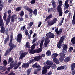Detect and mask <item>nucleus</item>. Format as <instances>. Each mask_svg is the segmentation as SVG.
<instances>
[{
	"label": "nucleus",
	"mask_w": 75,
	"mask_h": 75,
	"mask_svg": "<svg viewBox=\"0 0 75 75\" xmlns=\"http://www.w3.org/2000/svg\"><path fill=\"white\" fill-rule=\"evenodd\" d=\"M68 48V46L67 45H65L63 47V48L62 50L63 53H60L59 55L60 57L59 58V60L61 62H62L64 61V59L65 58V54H66V52H67V49Z\"/></svg>",
	"instance_id": "nucleus-1"
},
{
	"label": "nucleus",
	"mask_w": 75,
	"mask_h": 75,
	"mask_svg": "<svg viewBox=\"0 0 75 75\" xmlns=\"http://www.w3.org/2000/svg\"><path fill=\"white\" fill-rule=\"evenodd\" d=\"M62 5V1H59V5L57 7V11L59 12V16H61L62 14V12L61 9V6Z\"/></svg>",
	"instance_id": "nucleus-2"
},
{
	"label": "nucleus",
	"mask_w": 75,
	"mask_h": 75,
	"mask_svg": "<svg viewBox=\"0 0 75 75\" xmlns=\"http://www.w3.org/2000/svg\"><path fill=\"white\" fill-rule=\"evenodd\" d=\"M44 40V39L43 38L42 39V40L41 41L39 40L38 42V44H39L40 42L41 43L40 44V48H39L37 50H36L37 52L38 53H39V52H41V51H42V49L43 48H42V46H43Z\"/></svg>",
	"instance_id": "nucleus-3"
},
{
	"label": "nucleus",
	"mask_w": 75,
	"mask_h": 75,
	"mask_svg": "<svg viewBox=\"0 0 75 75\" xmlns=\"http://www.w3.org/2000/svg\"><path fill=\"white\" fill-rule=\"evenodd\" d=\"M4 24L3 23V19L1 17V16L0 15V27H1V33H4L5 30H4V28L3 27Z\"/></svg>",
	"instance_id": "nucleus-4"
},
{
	"label": "nucleus",
	"mask_w": 75,
	"mask_h": 75,
	"mask_svg": "<svg viewBox=\"0 0 75 75\" xmlns=\"http://www.w3.org/2000/svg\"><path fill=\"white\" fill-rule=\"evenodd\" d=\"M58 54L57 53L53 54L52 55V58H54L53 60V62L57 64H59V61L56 58L58 56Z\"/></svg>",
	"instance_id": "nucleus-5"
},
{
	"label": "nucleus",
	"mask_w": 75,
	"mask_h": 75,
	"mask_svg": "<svg viewBox=\"0 0 75 75\" xmlns=\"http://www.w3.org/2000/svg\"><path fill=\"white\" fill-rule=\"evenodd\" d=\"M12 39H13V36L11 35L10 36V41L9 45V46L11 47V48L10 49V51H11V50H12L11 48H15V47H16V45H14V44H13V43H12Z\"/></svg>",
	"instance_id": "nucleus-6"
},
{
	"label": "nucleus",
	"mask_w": 75,
	"mask_h": 75,
	"mask_svg": "<svg viewBox=\"0 0 75 75\" xmlns=\"http://www.w3.org/2000/svg\"><path fill=\"white\" fill-rule=\"evenodd\" d=\"M35 46H36V44L35 43L32 45L31 47V49L32 50H31L30 52L29 53L30 54H34V53H35V52H37V53H38L37 52V50H33V49H34V48L35 47Z\"/></svg>",
	"instance_id": "nucleus-7"
},
{
	"label": "nucleus",
	"mask_w": 75,
	"mask_h": 75,
	"mask_svg": "<svg viewBox=\"0 0 75 75\" xmlns=\"http://www.w3.org/2000/svg\"><path fill=\"white\" fill-rule=\"evenodd\" d=\"M20 54H21V55L20 56L19 59H22L24 57H25V56L27 54V52H24V51L21 50L20 52Z\"/></svg>",
	"instance_id": "nucleus-8"
},
{
	"label": "nucleus",
	"mask_w": 75,
	"mask_h": 75,
	"mask_svg": "<svg viewBox=\"0 0 75 75\" xmlns=\"http://www.w3.org/2000/svg\"><path fill=\"white\" fill-rule=\"evenodd\" d=\"M33 62H34V59H33L30 60L29 63H24L22 65V67L23 68H27V67H28V66H29V64L33 63Z\"/></svg>",
	"instance_id": "nucleus-9"
},
{
	"label": "nucleus",
	"mask_w": 75,
	"mask_h": 75,
	"mask_svg": "<svg viewBox=\"0 0 75 75\" xmlns=\"http://www.w3.org/2000/svg\"><path fill=\"white\" fill-rule=\"evenodd\" d=\"M64 36H62L61 37L60 40L58 43L57 45V47L59 48H60L61 47V45H62V43L64 42Z\"/></svg>",
	"instance_id": "nucleus-10"
},
{
	"label": "nucleus",
	"mask_w": 75,
	"mask_h": 75,
	"mask_svg": "<svg viewBox=\"0 0 75 75\" xmlns=\"http://www.w3.org/2000/svg\"><path fill=\"white\" fill-rule=\"evenodd\" d=\"M50 68V66H44L43 67V70L42 72V74L45 75L47 73V69H49Z\"/></svg>",
	"instance_id": "nucleus-11"
},
{
	"label": "nucleus",
	"mask_w": 75,
	"mask_h": 75,
	"mask_svg": "<svg viewBox=\"0 0 75 75\" xmlns=\"http://www.w3.org/2000/svg\"><path fill=\"white\" fill-rule=\"evenodd\" d=\"M46 36L47 37V38H52L55 37V35L52 33L49 32L46 34Z\"/></svg>",
	"instance_id": "nucleus-12"
},
{
	"label": "nucleus",
	"mask_w": 75,
	"mask_h": 75,
	"mask_svg": "<svg viewBox=\"0 0 75 75\" xmlns=\"http://www.w3.org/2000/svg\"><path fill=\"white\" fill-rule=\"evenodd\" d=\"M44 40H45V42L44 43V45L45 47V48H46V47H47L48 44H49L50 41L48 40V38H47L46 37L44 38Z\"/></svg>",
	"instance_id": "nucleus-13"
},
{
	"label": "nucleus",
	"mask_w": 75,
	"mask_h": 75,
	"mask_svg": "<svg viewBox=\"0 0 75 75\" xmlns=\"http://www.w3.org/2000/svg\"><path fill=\"white\" fill-rule=\"evenodd\" d=\"M45 54H42L41 56H39L35 57L34 59V60L36 61H38L40 60V59H41V58H42V57H45Z\"/></svg>",
	"instance_id": "nucleus-14"
},
{
	"label": "nucleus",
	"mask_w": 75,
	"mask_h": 75,
	"mask_svg": "<svg viewBox=\"0 0 75 75\" xmlns=\"http://www.w3.org/2000/svg\"><path fill=\"white\" fill-rule=\"evenodd\" d=\"M17 64V61L16 60L14 63H11L10 64V67H9L8 68V71H10V69L13 68V67H14Z\"/></svg>",
	"instance_id": "nucleus-15"
},
{
	"label": "nucleus",
	"mask_w": 75,
	"mask_h": 75,
	"mask_svg": "<svg viewBox=\"0 0 75 75\" xmlns=\"http://www.w3.org/2000/svg\"><path fill=\"white\" fill-rule=\"evenodd\" d=\"M57 21V18H54L52 21L48 23L49 25H52L53 24H54L55 23H56V22Z\"/></svg>",
	"instance_id": "nucleus-16"
},
{
	"label": "nucleus",
	"mask_w": 75,
	"mask_h": 75,
	"mask_svg": "<svg viewBox=\"0 0 75 75\" xmlns=\"http://www.w3.org/2000/svg\"><path fill=\"white\" fill-rule=\"evenodd\" d=\"M21 38H22V35L21 34H19L17 37V40L18 42H21Z\"/></svg>",
	"instance_id": "nucleus-17"
},
{
	"label": "nucleus",
	"mask_w": 75,
	"mask_h": 75,
	"mask_svg": "<svg viewBox=\"0 0 75 75\" xmlns=\"http://www.w3.org/2000/svg\"><path fill=\"white\" fill-rule=\"evenodd\" d=\"M33 68H38V71H41V66H38V65L36 63L35 64L32 66Z\"/></svg>",
	"instance_id": "nucleus-18"
},
{
	"label": "nucleus",
	"mask_w": 75,
	"mask_h": 75,
	"mask_svg": "<svg viewBox=\"0 0 75 75\" xmlns=\"http://www.w3.org/2000/svg\"><path fill=\"white\" fill-rule=\"evenodd\" d=\"M10 19H11V15L9 14L6 22V25H7L8 24V23L10 21Z\"/></svg>",
	"instance_id": "nucleus-19"
},
{
	"label": "nucleus",
	"mask_w": 75,
	"mask_h": 75,
	"mask_svg": "<svg viewBox=\"0 0 75 75\" xmlns=\"http://www.w3.org/2000/svg\"><path fill=\"white\" fill-rule=\"evenodd\" d=\"M46 64L47 66H46L45 67H50V68L51 67V66L53 64V62L51 61H50L49 60L47 61L46 62ZM49 65V66H48Z\"/></svg>",
	"instance_id": "nucleus-20"
},
{
	"label": "nucleus",
	"mask_w": 75,
	"mask_h": 75,
	"mask_svg": "<svg viewBox=\"0 0 75 75\" xmlns=\"http://www.w3.org/2000/svg\"><path fill=\"white\" fill-rule=\"evenodd\" d=\"M65 6L64 7V9H68L69 7V4H68V0H67L65 1Z\"/></svg>",
	"instance_id": "nucleus-21"
},
{
	"label": "nucleus",
	"mask_w": 75,
	"mask_h": 75,
	"mask_svg": "<svg viewBox=\"0 0 75 75\" xmlns=\"http://www.w3.org/2000/svg\"><path fill=\"white\" fill-rule=\"evenodd\" d=\"M24 8H25V9H26V10H27L31 14V13H32V12L33 11H32V10H31V9H30V8L25 6H24Z\"/></svg>",
	"instance_id": "nucleus-22"
},
{
	"label": "nucleus",
	"mask_w": 75,
	"mask_h": 75,
	"mask_svg": "<svg viewBox=\"0 0 75 75\" xmlns=\"http://www.w3.org/2000/svg\"><path fill=\"white\" fill-rule=\"evenodd\" d=\"M65 67H66V68H67V66L64 65V66H62L60 67H59L57 68V70H62V69H64V68H65Z\"/></svg>",
	"instance_id": "nucleus-23"
},
{
	"label": "nucleus",
	"mask_w": 75,
	"mask_h": 75,
	"mask_svg": "<svg viewBox=\"0 0 75 75\" xmlns=\"http://www.w3.org/2000/svg\"><path fill=\"white\" fill-rule=\"evenodd\" d=\"M52 4L53 5V8H55V7L56 6V5H55V2L53 0H52Z\"/></svg>",
	"instance_id": "nucleus-24"
},
{
	"label": "nucleus",
	"mask_w": 75,
	"mask_h": 75,
	"mask_svg": "<svg viewBox=\"0 0 75 75\" xmlns=\"http://www.w3.org/2000/svg\"><path fill=\"white\" fill-rule=\"evenodd\" d=\"M26 48H30V43L28 42H27L25 45Z\"/></svg>",
	"instance_id": "nucleus-25"
},
{
	"label": "nucleus",
	"mask_w": 75,
	"mask_h": 75,
	"mask_svg": "<svg viewBox=\"0 0 75 75\" xmlns=\"http://www.w3.org/2000/svg\"><path fill=\"white\" fill-rule=\"evenodd\" d=\"M33 23L32 22H30L28 24V29H30V28H31L32 25H33Z\"/></svg>",
	"instance_id": "nucleus-26"
},
{
	"label": "nucleus",
	"mask_w": 75,
	"mask_h": 75,
	"mask_svg": "<svg viewBox=\"0 0 75 75\" xmlns=\"http://www.w3.org/2000/svg\"><path fill=\"white\" fill-rule=\"evenodd\" d=\"M70 59H71L70 57H67L65 59L64 61L65 62H67L68 61H70Z\"/></svg>",
	"instance_id": "nucleus-27"
},
{
	"label": "nucleus",
	"mask_w": 75,
	"mask_h": 75,
	"mask_svg": "<svg viewBox=\"0 0 75 75\" xmlns=\"http://www.w3.org/2000/svg\"><path fill=\"white\" fill-rule=\"evenodd\" d=\"M21 62H20L18 63L17 64V66L16 67H15L14 68V69H16L20 65H21Z\"/></svg>",
	"instance_id": "nucleus-28"
},
{
	"label": "nucleus",
	"mask_w": 75,
	"mask_h": 75,
	"mask_svg": "<svg viewBox=\"0 0 75 75\" xmlns=\"http://www.w3.org/2000/svg\"><path fill=\"white\" fill-rule=\"evenodd\" d=\"M51 68L52 69H55L56 68H57V66L55 64H53L51 66Z\"/></svg>",
	"instance_id": "nucleus-29"
},
{
	"label": "nucleus",
	"mask_w": 75,
	"mask_h": 75,
	"mask_svg": "<svg viewBox=\"0 0 75 75\" xmlns=\"http://www.w3.org/2000/svg\"><path fill=\"white\" fill-rule=\"evenodd\" d=\"M51 54V52L49 50L47 51L46 53V55H47L48 56H50Z\"/></svg>",
	"instance_id": "nucleus-30"
},
{
	"label": "nucleus",
	"mask_w": 75,
	"mask_h": 75,
	"mask_svg": "<svg viewBox=\"0 0 75 75\" xmlns=\"http://www.w3.org/2000/svg\"><path fill=\"white\" fill-rule=\"evenodd\" d=\"M7 12H5L4 13L3 18L4 21H6V16H7L6 14Z\"/></svg>",
	"instance_id": "nucleus-31"
},
{
	"label": "nucleus",
	"mask_w": 75,
	"mask_h": 75,
	"mask_svg": "<svg viewBox=\"0 0 75 75\" xmlns=\"http://www.w3.org/2000/svg\"><path fill=\"white\" fill-rule=\"evenodd\" d=\"M71 41L73 44H75V37H73L71 39Z\"/></svg>",
	"instance_id": "nucleus-32"
},
{
	"label": "nucleus",
	"mask_w": 75,
	"mask_h": 75,
	"mask_svg": "<svg viewBox=\"0 0 75 75\" xmlns=\"http://www.w3.org/2000/svg\"><path fill=\"white\" fill-rule=\"evenodd\" d=\"M71 70L72 71H73L75 67V63H74L73 64H72L71 65Z\"/></svg>",
	"instance_id": "nucleus-33"
},
{
	"label": "nucleus",
	"mask_w": 75,
	"mask_h": 75,
	"mask_svg": "<svg viewBox=\"0 0 75 75\" xmlns=\"http://www.w3.org/2000/svg\"><path fill=\"white\" fill-rule=\"evenodd\" d=\"M0 70H2V71H5L6 69V67H2L0 66Z\"/></svg>",
	"instance_id": "nucleus-34"
},
{
	"label": "nucleus",
	"mask_w": 75,
	"mask_h": 75,
	"mask_svg": "<svg viewBox=\"0 0 75 75\" xmlns=\"http://www.w3.org/2000/svg\"><path fill=\"white\" fill-rule=\"evenodd\" d=\"M9 40V37L8 36L6 39V40H4V44H6L7 43V41H8Z\"/></svg>",
	"instance_id": "nucleus-35"
},
{
	"label": "nucleus",
	"mask_w": 75,
	"mask_h": 75,
	"mask_svg": "<svg viewBox=\"0 0 75 75\" xmlns=\"http://www.w3.org/2000/svg\"><path fill=\"white\" fill-rule=\"evenodd\" d=\"M16 15H13L11 17V18H13L16 20V19H17V17H16Z\"/></svg>",
	"instance_id": "nucleus-36"
},
{
	"label": "nucleus",
	"mask_w": 75,
	"mask_h": 75,
	"mask_svg": "<svg viewBox=\"0 0 75 75\" xmlns=\"http://www.w3.org/2000/svg\"><path fill=\"white\" fill-rule=\"evenodd\" d=\"M37 9H35L33 11V14L35 16H37Z\"/></svg>",
	"instance_id": "nucleus-37"
},
{
	"label": "nucleus",
	"mask_w": 75,
	"mask_h": 75,
	"mask_svg": "<svg viewBox=\"0 0 75 75\" xmlns=\"http://www.w3.org/2000/svg\"><path fill=\"white\" fill-rule=\"evenodd\" d=\"M3 64H4L5 66H6V65H7V61L5 60H4L3 62Z\"/></svg>",
	"instance_id": "nucleus-38"
},
{
	"label": "nucleus",
	"mask_w": 75,
	"mask_h": 75,
	"mask_svg": "<svg viewBox=\"0 0 75 75\" xmlns=\"http://www.w3.org/2000/svg\"><path fill=\"white\" fill-rule=\"evenodd\" d=\"M64 18H63L61 20V22L60 23H59V25H62V24L63 21H64Z\"/></svg>",
	"instance_id": "nucleus-39"
},
{
	"label": "nucleus",
	"mask_w": 75,
	"mask_h": 75,
	"mask_svg": "<svg viewBox=\"0 0 75 75\" xmlns=\"http://www.w3.org/2000/svg\"><path fill=\"white\" fill-rule=\"evenodd\" d=\"M31 70L30 69H28L27 70V74L28 75H30V72H31Z\"/></svg>",
	"instance_id": "nucleus-40"
},
{
	"label": "nucleus",
	"mask_w": 75,
	"mask_h": 75,
	"mask_svg": "<svg viewBox=\"0 0 75 75\" xmlns=\"http://www.w3.org/2000/svg\"><path fill=\"white\" fill-rule=\"evenodd\" d=\"M38 40V38H36L34 39L33 40V42H32L33 44V43H34V42H35V41H37V40Z\"/></svg>",
	"instance_id": "nucleus-41"
},
{
	"label": "nucleus",
	"mask_w": 75,
	"mask_h": 75,
	"mask_svg": "<svg viewBox=\"0 0 75 75\" xmlns=\"http://www.w3.org/2000/svg\"><path fill=\"white\" fill-rule=\"evenodd\" d=\"M24 12L23 11H21V13L20 14V16H21V17H23L24 16Z\"/></svg>",
	"instance_id": "nucleus-42"
},
{
	"label": "nucleus",
	"mask_w": 75,
	"mask_h": 75,
	"mask_svg": "<svg viewBox=\"0 0 75 75\" xmlns=\"http://www.w3.org/2000/svg\"><path fill=\"white\" fill-rule=\"evenodd\" d=\"M4 5V3L1 1V0H0V6H3Z\"/></svg>",
	"instance_id": "nucleus-43"
},
{
	"label": "nucleus",
	"mask_w": 75,
	"mask_h": 75,
	"mask_svg": "<svg viewBox=\"0 0 75 75\" xmlns=\"http://www.w3.org/2000/svg\"><path fill=\"white\" fill-rule=\"evenodd\" d=\"M10 52V51L8 50H7L5 54V56H6L8 54V53Z\"/></svg>",
	"instance_id": "nucleus-44"
},
{
	"label": "nucleus",
	"mask_w": 75,
	"mask_h": 75,
	"mask_svg": "<svg viewBox=\"0 0 75 75\" xmlns=\"http://www.w3.org/2000/svg\"><path fill=\"white\" fill-rule=\"evenodd\" d=\"M12 60H13V58H10L9 59V60L8 61V63H10V62H11V61H12Z\"/></svg>",
	"instance_id": "nucleus-45"
},
{
	"label": "nucleus",
	"mask_w": 75,
	"mask_h": 75,
	"mask_svg": "<svg viewBox=\"0 0 75 75\" xmlns=\"http://www.w3.org/2000/svg\"><path fill=\"white\" fill-rule=\"evenodd\" d=\"M52 74V72L50 71L47 73L46 75H51Z\"/></svg>",
	"instance_id": "nucleus-46"
},
{
	"label": "nucleus",
	"mask_w": 75,
	"mask_h": 75,
	"mask_svg": "<svg viewBox=\"0 0 75 75\" xmlns=\"http://www.w3.org/2000/svg\"><path fill=\"white\" fill-rule=\"evenodd\" d=\"M21 9V8L20 7H18L16 8V11H19Z\"/></svg>",
	"instance_id": "nucleus-47"
},
{
	"label": "nucleus",
	"mask_w": 75,
	"mask_h": 75,
	"mask_svg": "<svg viewBox=\"0 0 75 75\" xmlns=\"http://www.w3.org/2000/svg\"><path fill=\"white\" fill-rule=\"evenodd\" d=\"M55 31L57 34H59V31H58V28L56 29Z\"/></svg>",
	"instance_id": "nucleus-48"
},
{
	"label": "nucleus",
	"mask_w": 75,
	"mask_h": 75,
	"mask_svg": "<svg viewBox=\"0 0 75 75\" xmlns=\"http://www.w3.org/2000/svg\"><path fill=\"white\" fill-rule=\"evenodd\" d=\"M52 10H54V9H50V8H48V11L49 13H50L51 11H52Z\"/></svg>",
	"instance_id": "nucleus-49"
},
{
	"label": "nucleus",
	"mask_w": 75,
	"mask_h": 75,
	"mask_svg": "<svg viewBox=\"0 0 75 75\" xmlns=\"http://www.w3.org/2000/svg\"><path fill=\"white\" fill-rule=\"evenodd\" d=\"M35 1V0H32L30 3L31 4H34Z\"/></svg>",
	"instance_id": "nucleus-50"
},
{
	"label": "nucleus",
	"mask_w": 75,
	"mask_h": 75,
	"mask_svg": "<svg viewBox=\"0 0 75 75\" xmlns=\"http://www.w3.org/2000/svg\"><path fill=\"white\" fill-rule=\"evenodd\" d=\"M52 15L51 14H50L47 18H48V19H49L50 18H51L52 17Z\"/></svg>",
	"instance_id": "nucleus-51"
},
{
	"label": "nucleus",
	"mask_w": 75,
	"mask_h": 75,
	"mask_svg": "<svg viewBox=\"0 0 75 75\" xmlns=\"http://www.w3.org/2000/svg\"><path fill=\"white\" fill-rule=\"evenodd\" d=\"M25 26H23L21 28V30H22V31H23V30H24V29H25Z\"/></svg>",
	"instance_id": "nucleus-52"
},
{
	"label": "nucleus",
	"mask_w": 75,
	"mask_h": 75,
	"mask_svg": "<svg viewBox=\"0 0 75 75\" xmlns=\"http://www.w3.org/2000/svg\"><path fill=\"white\" fill-rule=\"evenodd\" d=\"M72 50H73V47H70L69 49V51H70V52H71Z\"/></svg>",
	"instance_id": "nucleus-53"
},
{
	"label": "nucleus",
	"mask_w": 75,
	"mask_h": 75,
	"mask_svg": "<svg viewBox=\"0 0 75 75\" xmlns=\"http://www.w3.org/2000/svg\"><path fill=\"white\" fill-rule=\"evenodd\" d=\"M41 24H42V23H41V22L40 21L39 22V24H38V27H40V26H41Z\"/></svg>",
	"instance_id": "nucleus-54"
},
{
	"label": "nucleus",
	"mask_w": 75,
	"mask_h": 75,
	"mask_svg": "<svg viewBox=\"0 0 75 75\" xmlns=\"http://www.w3.org/2000/svg\"><path fill=\"white\" fill-rule=\"evenodd\" d=\"M62 32V29H60L59 30V34H60L61 33V32Z\"/></svg>",
	"instance_id": "nucleus-55"
},
{
	"label": "nucleus",
	"mask_w": 75,
	"mask_h": 75,
	"mask_svg": "<svg viewBox=\"0 0 75 75\" xmlns=\"http://www.w3.org/2000/svg\"><path fill=\"white\" fill-rule=\"evenodd\" d=\"M11 21H12V23H14V21H15V20H14L15 19H13V18H11Z\"/></svg>",
	"instance_id": "nucleus-56"
},
{
	"label": "nucleus",
	"mask_w": 75,
	"mask_h": 75,
	"mask_svg": "<svg viewBox=\"0 0 75 75\" xmlns=\"http://www.w3.org/2000/svg\"><path fill=\"white\" fill-rule=\"evenodd\" d=\"M19 20L20 21H23V18H20L19 19Z\"/></svg>",
	"instance_id": "nucleus-57"
},
{
	"label": "nucleus",
	"mask_w": 75,
	"mask_h": 75,
	"mask_svg": "<svg viewBox=\"0 0 75 75\" xmlns=\"http://www.w3.org/2000/svg\"><path fill=\"white\" fill-rule=\"evenodd\" d=\"M25 34L26 35H27L28 34V32H27V31H25Z\"/></svg>",
	"instance_id": "nucleus-58"
},
{
	"label": "nucleus",
	"mask_w": 75,
	"mask_h": 75,
	"mask_svg": "<svg viewBox=\"0 0 75 75\" xmlns=\"http://www.w3.org/2000/svg\"><path fill=\"white\" fill-rule=\"evenodd\" d=\"M29 33L30 34V35H31L33 33V31L32 30H30L29 31Z\"/></svg>",
	"instance_id": "nucleus-59"
},
{
	"label": "nucleus",
	"mask_w": 75,
	"mask_h": 75,
	"mask_svg": "<svg viewBox=\"0 0 75 75\" xmlns=\"http://www.w3.org/2000/svg\"><path fill=\"white\" fill-rule=\"evenodd\" d=\"M68 12H69V11L68 10H67L65 11V14H67Z\"/></svg>",
	"instance_id": "nucleus-60"
},
{
	"label": "nucleus",
	"mask_w": 75,
	"mask_h": 75,
	"mask_svg": "<svg viewBox=\"0 0 75 75\" xmlns=\"http://www.w3.org/2000/svg\"><path fill=\"white\" fill-rule=\"evenodd\" d=\"M72 75H75V70L74 71H73L72 72Z\"/></svg>",
	"instance_id": "nucleus-61"
},
{
	"label": "nucleus",
	"mask_w": 75,
	"mask_h": 75,
	"mask_svg": "<svg viewBox=\"0 0 75 75\" xmlns=\"http://www.w3.org/2000/svg\"><path fill=\"white\" fill-rule=\"evenodd\" d=\"M36 36H37V34L35 33L33 36V37H36Z\"/></svg>",
	"instance_id": "nucleus-62"
},
{
	"label": "nucleus",
	"mask_w": 75,
	"mask_h": 75,
	"mask_svg": "<svg viewBox=\"0 0 75 75\" xmlns=\"http://www.w3.org/2000/svg\"><path fill=\"white\" fill-rule=\"evenodd\" d=\"M11 12V10H9L8 12V14H10Z\"/></svg>",
	"instance_id": "nucleus-63"
},
{
	"label": "nucleus",
	"mask_w": 75,
	"mask_h": 75,
	"mask_svg": "<svg viewBox=\"0 0 75 75\" xmlns=\"http://www.w3.org/2000/svg\"><path fill=\"white\" fill-rule=\"evenodd\" d=\"M71 13H69L68 16L69 17H71Z\"/></svg>",
	"instance_id": "nucleus-64"
}]
</instances>
